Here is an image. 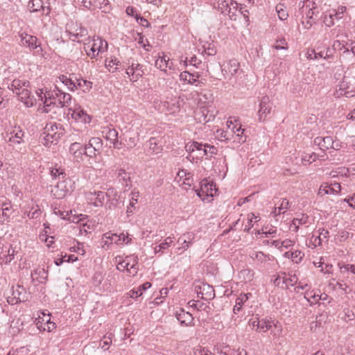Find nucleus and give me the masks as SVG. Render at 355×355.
I'll list each match as a JSON object with an SVG mask.
<instances>
[{
	"mask_svg": "<svg viewBox=\"0 0 355 355\" xmlns=\"http://www.w3.org/2000/svg\"><path fill=\"white\" fill-rule=\"evenodd\" d=\"M229 5L230 8L226 15L229 16L231 20L236 21L239 11V6L237 2L234 0Z\"/></svg>",
	"mask_w": 355,
	"mask_h": 355,
	"instance_id": "cd10ccee",
	"label": "nucleus"
},
{
	"mask_svg": "<svg viewBox=\"0 0 355 355\" xmlns=\"http://www.w3.org/2000/svg\"><path fill=\"white\" fill-rule=\"evenodd\" d=\"M61 90H60L56 86H55L54 89H45L44 97L47 98H51L53 101H55L57 103L58 95Z\"/></svg>",
	"mask_w": 355,
	"mask_h": 355,
	"instance_id": "58836bf2",
	"label": "nucleus"
},
{
	"mask_svg": "<svg viewBox=\"0 0 355 355\" xmlns=\"http://www.w3.org/2000/svg\"><path fill=\"white\" fill-rule=\"evenodd\" d=\"M272 109V103L269 96H263L259 103V109L258 110L259 120L260 121H265L268 114H270Z\"/></svg>",
	"mask_w": 355,
	"mask_h": 355,
	"instance_id": "20e7f679",
	"label": "nucleus"
},
{
	"mask_svg": "<svg viewBox=\"0 0 355 355\" xmlns=\"http://www.w3.org/2000/svg\"><path fill=\"white\" fill-rule=\"evenodd\" d=\"M276 11L277 12L279 18L281 20H285L288 17V14L287 11L284 9V6L283 4L277 5Z\"/></svg>",
	"mask_w": 355,
	"mask_h": 355,
	"instance_id": "8fccbe9b",
	"label": "nucleus"
},
{
	"mask_svg": "<svg viewBox=\"0 0 355 355\" xmlns=\"http://www.w3.org/2000/svg\"><path fill=\"white\" fill-rule=\"evenodd\" d=\"M15 250L12 248H10L7 253H2L1 255V259L3 262L6 264H8L11 262V261L14 259Z\"/></svg>",
	"mask_w": 355,
	"mask_h": 355,
	"instance_id": "a19ab883",
	"label": "nucleus"
},
{
	"mask_svg": "<svg viewBox=\"0 0 355 355\" xmlns=\"http://www.w3.org/2000/svg\"><path fill=\"white\" fill-rule=\"evenodd\" d=\"M126 73L129 76H136V79H138L139 77H141L143 76L144 71H141V73H137L136 71H134V64H132V65L128 68Z\"/></svg>",
	"mask_w": 355,
	"mask_h": 355,
	"instance_id": "e2e57ef3",
	"label": "nucleus"
},
{
	"mask_svg": "<svg viewBox=\"0 0 355 355\" xmlns=\"http://www.w3.org/2000/svg\"><path fill=\"white\" fill-rule=\"evenodd\" d=\"M216 153L217 148L215 146L209 144H204L202 155L211 157L212 155H216Z\"/></svg>",
	"mask_w": 355,
	"mask_h": 355,
	"instance_id": "603ef678",
	"label": "nucleus"
},
{
	"mask_svg": "<svg viewBox=\"0 0 355 355\" xmlns=\"http://www.w3.org/2000/svg\"><path fill=\"white\" fill-rule=\"evenodd\" d=\"M124 261L128 266V275L130 276H135L139 270L137 256L135 254L126 256L124 258Z\"/></svg>",
	"mask_w": 355,
	"mask_h": 355,
	"instance_id": "f8f14e48",
	"label": "nucleus"
},
{
	"mask_svg": "<svg viewBox=\"0 0 355 355\" xmlns=\"http://www.w3.org/2000/svg\"><path fill=\"white\" fill-rule=\"evenodd\" d=\"M232 131L234 133L236 134V136L240 137L239 138V142H245V137H243V135L244 133L245 130L241 128V127L236 128V126H234L232 128Z\"/></svg>",
	"mask_w": 355,
	"mask_h": 355,
	"instance_id": "bf43d9fd",
	"label": "nucleus"
},
{
	"mask_svg": "<svg viewBox=\"0 0 355 355\" xmlns=\"http://www.w3.org/2000/svg\"><path fill=\"white\" fill-rule=\"evenodd\" d=\"M163 146L160 141L151 137L148 141V151L152 155H158L162 153Z\"/></svg>",
	"mask_w": 355,
	"mask_h": 355,
	"instance_id": "6ab92c4d",
	"label": "nucleus"
},
{
	"mask_svg": "<svg viewBox=\"0 0 355 355\" xmlns=\"http://www.w3.org/2000/svg\"><path fill=\"white\" fill-rule=\"evenodd\" d=\"M253 219H255V222L259 220V217L254 215L253 213L248 214V223L245 225L244 231L249 232V230L253 227Z\"/></svg>",
	"mask_w": 355,
	"mask_h": 355,
	"instance_id": "de8ad7c7",
	"label": "nucleus"
},
{
	"mask_svg": "<svg viewBox=\"0 0 355 355\" xmlns=\"http://www.w3.org/2000/svg\"><path fill=\"white\" fill-rule=\"evenodd\" d=\"M173 239H174V236L166 237L165 239V240L164 241V242H162V243H160L159 245H157L155 248V252L159 253V252H163L164 250L168 249L171 246V244L173 243Z\"/></svg>",
	"mask_w": 355,
	"mask_h": 355,
	"instance_id": "7c9ffc66",
	"label": "nucleus"
},
{
	"mask_svg": "<svg viewBox=\"0 0 355 355\" xmlns=\"http://www.w3.org/2000/svg\"><path fill=\"white\" fill-rule=\"evenodd\" d=\"M302 3V8L306 6L307 8H311V15H314L315 13V10L318 8V6L321 3V0H304L300 2L299 6H301Z\"/></svg>",
	"mask_w": 355,
	"mask_h": 355,
	"instance_id": "c756f323",
	"label": "nucleus"
},
{
	"mask_svg": "<svg viewBox=\"0 0 355 355\" xmlns=\"http://www.w3.org/2000/svg\"><path fill=\"white\" fill-rule=\"evenodd\" d=\"M216 191V186L211 182L202 184L200 190L197 193V195L200 196V192L206 193L207 196H213V191Z\"/></svg>",
	"mask_w": 355,
	"mask_h": 355,
	"instance_id": "c85d7f7f",
	"label": "nucleus"
},
{
	"mask_svg": "<svg viewBox=\"0 0 355 355\" xmlns=\"http://www.w3.org/2000/svg\"><path fill=\"white\" fill-rule=\"evenodd\" d=\"M11 134H13V135L10 137L9 141L17 144H20L23 141L22 138L24 135V133L21 130L18 129L14 130Z\"/></svg>",
	"mask_w": 355,
	"mask_h": 355,
	"instance_id": "c9c22d12",
	"label": "nucleus"
},
{
	"mask_svg": "<svg viewBox=\"0 0 355 355\" xmlns=\"http://www.w3.org/2000/svg\"><path fill=\"white\" fill-rule=\"evenodd\" d=\"M329 236V231L324 229H322L319 232V236L315 238L314 242L316 243L317 239H319L318 245H321V242L323 239H327Z\"/></svg>",
	"mask_w": 355,
	"mask_h": 355,
	"instance_id": "0e129e2a",
	"label": "nucleus"
},
{
	"mask_svg": "<svg viewBox=\"0 0 355 355\" xmlns=\"http://www.w3.org/2000/svg\"><path fill=\"white\" fill-rule=\"evenodd\" d=\"M139 196V192H132V198L130 200L129 205L127 207L126 210L128 215L133 213L132 208L137 203Z\"/></svg>",
	"mask_w": 355,
	"mask_h": 355,
	"instance_id": "79ce46f5",
	"label": "nucleus"
},
{
	"mask_svg": "<svg viewBox=\"0 0 355 355\" xmlns=\"http://www.w3.org/2000/svg\"><path fill=\"white\" fill-rule=\"evenodd\" d=\"M186 241L187 239H183V240H182V242L178 243L180 245V247L177 248V252L181 253L182 252L186 251L189 248L191 244L187 242Z\"/></svg>",
	"mask_w": 355,
	"mask_h": 355,
	"instance_id": "774afa93",
	"label": "nucleus"
},
{
	"mask_svg": "<svg viewBox=\"0 0 355 355\" xmlns=\"http://www.w3.org/2000/svg\"><path fill=\"white\" fill-rule=\"evenodd\" d=\"M290 207L289 201L286 198L282 199L280 205L277 207L278 214H284Z\"/></svg>",
	"mask_w": 355,
	"mask_h": 355,
	"instance_id": "5fc2aeb1",
	"label": "nucleus"
},
{
	"mask_svg": "<svg viewBox=\"0 0 355 355\" xmlns=\"http://www.w3.org/2000/svg\"><path fill=\"white\" fill-rule=\"evenodd\" d=\"M249 296H251L250 293H241L236 300V304L233 308V311L235 314L239 313L241 310L244 303L248 301Z\"/></svg>",
	"mask_w": 355,
	"mask_h": 355,
	"instance_id": "393cba45",
	"label": "nucleus"
},
{
	"mask_svg": "<svg viewBox=\"0 0 355 355\" xmlns=\"http://www.w3.org/2000/svg\"><path fill=\"white\" fill-rule=\"evenodd\" d=\"M17 95L27 107H33L35 104L36 100L33 96H31V92L27 87L23 88L20 92H17Z\"/></svg>",
	"mask_w": 355,
	"mask_h": 355,
	"instance_id": "9b49d317",
	"label": "nucleus"
},
{
	"mask_svg": "<svg viewBox=\"0 0 355 355\" xmlns=\"http://www.w3.org/2000/svg\"><path fill=\"white\" fill-rule=\"evenodd\" d=\"M195 291L198 297L205 300H211L215 297L213 286L206 283H200L195 286Z\"/></svg>",
	"mask_w": 355,
	"mask_h": 355,
	"instance_id": "7ed1b4c3",
	"label": "nucleus"
},
{
	"mask_svg": "<svg viewBox=\"0 0 355 355\" xmlns=\"http://www.w3.org/2000/svg\"><path fill=\"white\" fill-rule=\"evenodd\" d=\"M34 211H25L24 214L27 216L31 219H37L40 217L42 214V211L38 205H36L35 207H33Z\"/></svg>",
	"mask_w": 355,
	"mask_h": 355,
	"instance_id": "c03bdc74",
	"label": "nucleus"
},
{
	"mask_svg": "<svg viewBox=\"0 0 355 355\" xmlns=\"http://www.w3.org/2000/svg\"><path fill=\"white\" fill-rule=\"evenodd\" d=\"M125 141L128 148H134L139 141V134L137 132H128L125 135Z\"/></svg>",
	"mask_w": 355,
	"mask_h": 355,
	"instance_id": "a878e982",
	"label": "nucleus"
},
{
	"mask_svg": "<svg viewBox=\"0 0 355 355\" xmlns=\"http://www.w3.org/2000/svg\"><path fill=\"white\" fill-rule=\"evenodd\" d=\"M200 74L198 72L190 73L187 71H182L180 74V79L182 81L187 82L188 84L193 85L196 87H201L204 85L202 80H200Z\"/></svg>",
	"mask_w": 355,
	"mask_h": 355,
	"instance_id": "423d86ee",
	"label": "nucleus"
},
{
	"mask_svg": "<svg viewBox=\"0 0 355 355\" xmlns=\"http://www.w3.org/2000/svg\"><path fill=\"white\" fill-rule=\"evenodd\" d=\"M250 257L252 259L257 260L261 263L266 262L267 261L270 260L269 255H266L262 252H253L251 253Z\"/></svg>",
	"mask_w": 355,
	"mask_h": 355,
	"instance_id": "4c0bfd02",
	"label": "nucleus"
},
{
	"mask_svg": "<svg viewBox=\"0 0 355 355\" xmlns=\"http://www.w3.org/2000/svg\"><path fill=\"white\" fill-rule=\"evenodd\" d=\"M80 5L89 10H95L94 1L92 0H81Z\"/></svg>",
	"mask_w": 355,
	"mask_h": 355,
	"instance_id": "338daca9",
	"label": "nucleus"
},
{
	"mask_svg": "<svg viewBox=\"0 0 355 355\" xmlns=\"http://www.w3.org/2000/svg\"><path fill=\"white\" fill-rule=\"evenodd\" d=\"M32 282L37 285L45 282L47 279V272L44 268H36L31 272Z\"/></svg>",
	"mask_w": 355,
	"mask_h": 355,
	"instance_id": "dca6fc26",
	"label": "nucleus"
},
{
	"mask_svg": "<svg viewBox=\"0 0 355 355\" xmlns=\"http://www.w3.org/2000/svg\"><path fill=\"white\" fill-rule=\"evenodd\" d=\"M71 100V96L69 94L60 91L57 103L60 107H63L67 106Z\"/></svg>",
	"mask_w": 355,
	"mask_h": 355,
	"instance_id": "2f4dec72",
	"label": "nucleus"
},
{
	"mask_svg": "<svg viewBox=\"0 0 355 355\" xmlns=\"http://www.w3.org/2000/svg\"><path fill=\"white\" fill-rule=\"evenodd\" d=\"M107 197V193L101 191L89 192L87 195V200L95 207H102Z\"/></svg>",
	"mask_w": 355,
	"mask_h": 355,
	"instance_id": "1a4fd4ad",
	"label": "nucleus"
},
{
	"mask_svg": "<svg viewBox=\"0 0 355 355\" xmlns=\"http://www.w3.org/2000/svg\"><path fill=\"white\" fill-rule=\"evenodd\" d=\"M313 144L318 146L320 150L324 151L330 149L333 145V139L331 137H317L313 140Z\"/></svg>",
	"mask_w": 355,
	"mask_h": 355,
	"instance_id": "ddd939ff",
	"label": "nucleus"
},
{
	"mask_svg": "<svg viewBox=\"0 0 355 355\" xmlns=\"http://www.w3.org/2000/svg\"><path fill=\"white\" fill-rule=\"evenodd\" d=\"M88 143L94 150H98V154L100 153L103 147V141L101 138L92 137L89 140Z\"/></svg>",
	"mask_w": 355,
	"mask_h": 355,
	"instance_id": "ea45409f",
	"label": "nucleus"
},
{
	"mask_svg": "<svg viewBox=\"0 0 355 355\" xmlns=\"http://www.w3.org/2000/svg\"><path fill=\"white\" fill-rule=\"evenodd\" d=\"M84 155L86 156L93 158L96 156V154L98 153V150H94L93 147H92L89 144H87L85 145L84 148Z\"/></svg>",
	"mask_w": 355,
	"mask_h": 355,
	"instance_id": "3c124183",
	"label": "nucleus"
},
{
	"mask_svg": "<svg viewBox=\"0 0 355 355\" xmlns=\"http://www.w3.org/2000/svg\"><path fill=\"white\" fill-rule=\"evenodd\" d=\"M102 133L104 138L110 141V143L114 145V148L117 147L116 144L119 143L118 132L114 128L106 127L103 129Z\"/></svg>",
	"mask_w": 355,
	"mask_h": 355,
	"instance_id": "f3484780",
	"label": "nucleus"
},
{
	"mask_svg": "<svg viewBox=\"0 0 355 355\" xmlns=\"http://www.w3.org/2000/svg\"><path fill=\"white\" fill-rule=\"evenodd\" d=\"M12 213V206L10 203H3L2 207L0 208V223H4L8 221L10 215Z\"/></svg>",
	"mask_w": 355,
	"mask_h": 355,
	"instance_id": "4be33fe9",
	"label": "nucleus"
},
{
	"mask_svg": "<svg viewBox=\"0 0 355 355\" xmlns=\"http://www.w3.org/2000/svg\"><path fill=\"white\" fill-rule=\"evenodd\" d=\"M318 159V155L315 153H304L301 156V162L304 165L310 164Z\"/></svg>",
	"mask_w": 355,
	"mask_h": 355,
	"instance_id": "473e14b6",
	"label": "nucleus"
},
{
	"mask_svg": "<svg viewBox=\"0 0 355 355\" xmlns=\"http://www.w3.org/2000/svg\"><path fill=\"white\" fill-rule=\"evenodd\" d=\"M42 6L43 2L42 0H31L28 5L30 11L32 12L40 10Z\"/></svg>",
	"mask_w": 355,
	"mask_h": 355,
	"instance_id": "37998d69",
	"label": "nucleus"
},
{
	"mask_svg": "<svg viewBox=\"0 0 355 355\" xmlns=\"http://www.w3.org/2000/svg\"><path fill=\"white\" fill-rule=\"evenodd\" d=\"M180 101L179 98L171 99L170 101H167L166 113L171 114L178 112L180 110Z\"/></svg>",
	"mask_w": 355,
	"mask_h": 355,
	"instance_id": "5701e85b",
	"label": "nucleus"
},
{
	"mask_svg": "<svg viewBox=\"0 0 355 355\" xmlns=\"http://www.w3.org/2000/svg\"><path fill=\"white\" fill-rule=\"evenodd\" d=\"M117 177L119 180H123L125 182V187L128 186V181H130V175L125 171L123 168H119L117 171Z\"/></svg>",
	"mask_w": 355,
	"mask_h": 355,
	"instance_id": "09e8293b",
	"label": "nucleus"
},
{
	"mask_svg": "<svg viewBox=\"0 0 355 355\" xmlns=\"http://www.w3.org/2000/svg\"><path fill=\"white\" fill-rule=\"evenodd\" d=\"M274 48L277 50L287 49L288 46L286 40L284 38L277 40L276 44L274 46Z\"/></svg>",
	"mask_w": 355,
	"mask_h": 355,
	"instance_id": "69168bd1",
	"label": "nucleus"
},
{
	"mask_svg": "<svg viewBox=\"0 0 355 355\" xmlns=\"http://www.w3.org/2000/svg\"><path fill=\"white\" fill-rule=\"evenodd\" d=\"M66 33L69 36V39L73 42H80L81 38L87 35V30L83 27H80L75 30V31H72L71 30H67Z\"/></svg>",
	"mask_w": 355,
	"mask_h": 355,
	"instance_id": "a211bd4d",
	"label": "nucleus"
},
{
	"mask_svg": "<svg viewBox=\"0 0 355 355\" xmlns=\"http://www.w3.org/2000/svg\"><path fill=\"white\" fill-rule=\"evenodd\" d=\"M239 277L245 282H250L253 279L254 272L250 269H244L239 272Z\"/></svg>",
	"mask_w": 355,
	"mask_h": 355,
	"instance_id": "49530a36",
	"label": "nucleus"
},
{
	"mask_svg": "<svg viewBox=\"0 0 355 355\" xmlns=\"http://www.w3.org/2000/svg\"><path fill=\"white\" fill-rule=\"evenodd\" d=\"M68 115L78 122L87 123L91 121L90 116L80 107L69 108Z\"/></svg>",
	"mask_w": 355,
	"mask_h": 355,
	"instance_id": "6e6552de",
	"label": "nucleus"
},
{
	"mask_svg": "<svg viewBox=\"0 0 355 355\" xmlns=\"http://www.w3.org/2000/svg\"><path fill=\"white\" fill-rule=\"evenodd\" d=\"M303 257H304V253H302L300 250H295L291 253V259H292V261L293 262H295L296 263L300 262L301 260L302 259Z\"/></svg>",
	"mask_w": 355,
	"mask_h": 355,
	"instance_id": "4d7b16f0",
	"label": "nucleus"
},
{
	"mask_svg": "<svg viewBox=\"0 0 355 355\" xmlns=\"http://www.w3.org/2000/svg\"><path fill=\"white\" fill-rule=\"evenodd\" d=\"M120 64L119 60L113 57L107 58L105 60V65L108 71L111 73H114L118 69V66Z\"/></svg>",
	"mask_w": 355,
	"mask_h": 355,
	"instance_id": "bb28decb",
	"label": "nucleus"
},
{
	"mask_svg": "<svg viewBox=\"0 0 355 355\" xmlns=\"http://www.w3.org/2000/svg\"><path fill=\"white\" fill-rule=\"evenodd\" d=\"M233 0H218L217 2L218 10L223 15L227 13L230 8L229 5L232 4Z\"/></svg>",
	"mask_w": 355,
	"mask_h": 355,
	"instance_id": "f704fd0d",
	"label": "nucleus"
},
{
	"mask_svg": "<svg viewBox=\"0 0 355 355\" xmlns=\"http://www.w3.org/2000/svg\"><path fill=\"white\" fill-rule=\"evenodd\" d=\"M77 89L80 88L84 92H88L92 88V83L90 81L84 80L83 78L76 79Z\"/></svg>",
	"mask_w": 355,
	"mask_h": 355,
	"instance_id": "72a5a7b5",
	"label": "nucleus"
},
{
	"mask_svg": "<svg viewBox=\"0 0 355 355\" xmlns=\"http://www.w3.org/2000/svg\"><path fill=\"white\" fill-rule=\"evenodd\" d=\"M64 133V129L60 125H58L55 123H47L44 128V143L46 146L50 144H56L58 139Z\"/></svg>",
	"mask_w": 355,
	"mask_h": 355,
	"instance_id": "f257e3e1",
	"label": "nucleus"
},
{
	"mask_svg": "<svg viewBox=\"0 0 355 355\" xmlns=\"http://www.w3.org/2000/svg\"><path fill=\"white\" fill-rule=\"evenodd\" d=\"M44 106L40 110L42 113H48L49 112L48 107H50L51 105H56V102L53 101L51 98H47L46 97H44Z\"/></svg>",
	"mask_w": 355,
	"mask_h": 355,
	"instance_id": "13d9d810",
	"label": "nucleus"
},
{
	"mask_svg": "<svg viewBox=\"0 0 355 355\" xmlns=\"http://www.w3.org/2000/svg\"><path fill=\"white\" fill-rule=\"evenodd\" d=\"M175 317L181 324H184L185 326H191L193 324V317L192 315L189 312H186L183 309L178 311L175 313Z\"/></svg>",
	"mask_w": 355,
	"mask_h": 355,
	"instance_id": "4468645a",
	"label": "nucleus"
},
{
	"mask_svg": "<svg viewBox=\"0 0 355 355\" xmlns=\"http://www.w3.org/2000/svg\"><path fill=\"white\" fill-rule=\"evenodd\" d=\"M166 105H167V101H159V100L154 101L155 108L160 112L166 113Z\"/></svg>",
	"mask_w": 355,
	"mask_h": 355,
	"instance_id": "6e6d98bb",
	"label": "nucleus"
},
{
	"mask_svg": "<svg viewBox=\"0 0 355 355\" xmlns=\"http://www.w3.org/2000/svg\"><path fill=\"white\" fill-rule=\"evenodd\" d=\"M60 80L71 90L73 91L74 89H77L76 82L73 80L71 78H67V76L62 75L60 77Z\"/></svg>",
	"mask_w": 355,
	"mask_h": 355,
	"instance_id": "a18cd8bd",
	"label": "nucleus"
},
{
	"mask_svg": "<svg viewBox=\"0 0 355 355\" xmlns=\"http://www.w3.org/2000/svg\"><path fill=\"white\" fill-rule=\"evenodd\" d=\"M239 67L240 64L237 60H231L223 65L222 71L230 75V76H233L238 73Z\"/></svg>",
	"mask_w": 355,
	"mask_h": 355,
	"instance_id": "2eb2a0df",
	"label": "nucleus"
},
{
	"mask_svg": "<svg viewBox=\"0 0 355 355\" xmlns=\"http://www.w3.org/2000/svg\"><path fill=\"white\" fill-rule=\"evenodd\" d=\"M12 296H8L7 300L9 304H16L28 300L29 294L23 286L17 284L16 286H12Z\"/></svg>",
	"mask_w": 355,
	"mask_h": 355,
	"instance_id": "f03ea898",
	"label": "nucleus"
},
{
	"mask_svg": "<svg viewBox=\"0 0 355 355\" xmlns=\"http://www.w3.org/2000/svg\"><path fill=\"white\" fill-rule=\"evenodd\" d=\"M183 239H187L186 241L191 245L193 243V240L194 239V234L191 232L185 233L178 238L177 243H180V242H182V240H183Z\"/></svg>",
	"mask_w": 355,
	"mask_h": 355,
	"instance_id": "052dcab7",
	"label": "nucleus"
},
{
	"mask_svg": "<svg viewBox=\"0 0 355 355\" xmlns=\"http://www.w3.org/2000/svg\"><path fill=\"white\" fill-rule=\"evenodd\" d=\"M193 355H213V353L206 347L198 346L193 349Z\"/></svg>",
	"mask_w": 355,
	"mask_h": 355,
	"instance_id": "864d4df0",
	"label": "nucleus"
},
{
	"mask_svg": "<svg viewBox=\"0 0 355 355\" xmlns=\"http://www.w3.org/2000/svg\"><path fill=\"white\" fill-rule=\"evenodd\" d=\"M107 48V43L106 41L98 37L93 38L92 46L90 49L92 53H88L87 55L92 59L95 58L99 53L103 52Z\"/></svg>",
	"mask_w": 355,
	"mask_h": 355,
	"instance_id": "0eeeda50",
	"label": "nucleus"
},
{
	"mask_svg": "<svg viewBox=\"0 0 355 355\" xmlns=\"http://www.w3.org/2000/svg\"><path fill=\"white\" fill-rule=\"evenodd\" d=\"M272 326L276 329H279L277 324H273V322L270 320L261 319L257 322V328L255 331L257 332H266L270 329Z\"/></svg>",
	"mask_w": 355,
	"mask_h": 355,
	"instance_id": "aec40b11",
	"label": "nucleus"
},
{
	"mask_svg": "<svg viewBox=\"0 0 355 355\" xmlns=\"http://www.w3.org/2000/svg\"><path fill=\"white\" fill-rule=\"evenodd\" d=\"M29 82L26 80H21L19 79H15L8 86V89L12 90L16 94L17 92H20L23 88H26L28 86Z\"/></svg>",
	"mask_w": 355,
	"mask_h": 355,
	"instance_id": "412c9836",
	"label": "nucleus"
},
{
	"mask_svg": "<svg viewBox=\"0 0 355 355\" xmlns=\"http://www.w3.org/2000/svg\"><path fill=\"white\" fill-rule=\"evenodd\" d=\"M51 175L53 179L64 180L66 178V173L63 169L61 168H51Z\"/></svg>",
	"mask_w": 355,
	"mask_h": 355,
	"instance_id": "e433bc0d",
	"label": "nucleus"
},
{
	"mask_svg": "<svg viewBox=\"0 0 355 355\" xmlns=\"http://www.w3.org/2000/svg\"><path fill=\"white\" fill-rule=\"evenodd\" d=\"M19 37L21 46L28 47L30 49H36L37 53L42 51L40 44H37V38L35 36L24 32L19 34Z\"/></svg>",
	"mask_w": 355,
	"mask_h": 355,
	"instance_id": "39448f33",
	"label": "nucleus"
},
{
	"mask_svg": "<svg viewBox=\"0 0 355 355\" xmlns=\"http://www.w3.org/2000/svg\"><path fill=\"white\" fill-rule=\"evenodd\" d=\"M341 191V186L339 183L334 182L329 185L328 184H322L318 191V195L323 196L328 194H337Z\"/></svg>",
	"mask_w": 355,
	"mask_h": 355,
	"instance_id": "9d476101",
	"label": "nucleus"
},
{
	"mask_svg": "<svg viewBox=\"0 0 355 355\" xmlns=\"http://www.w3.org/2000/svg\"><path fill=\"white\" fill-rule=\"evenodd\" d=\"M106 239H110L111 242H114L116 244L121 243V236H118L116 234L106 233L105 235Z\"/></svg>",
	"mask_w": 355,
	"mask_h": 355,
	"instance_id": "680f3d73",
	"label": "nucleus"
},
{
	"mask_svg": "<svg viewBox=\"0 0 355 355\" xmlns=\"http://www.w3.org/2000/svg\"><path fill=\"white\" fill-rule=\"evenodd\" d=\"M155 67L160 70L166 72V69H171L172 62H170V59H166V55L159 56L155 61Z\"/></svg>",
	"mask_w": 355,
	"mask_h": 355,
	"instance_id": "b1692460",
	"label": "nucleus"
}]
</instances>
